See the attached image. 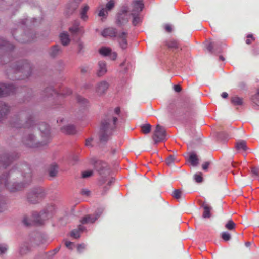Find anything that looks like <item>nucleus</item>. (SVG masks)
Instances as JSON below:
<instances>
[{"mask_svg":"<svg viewBox=\"0 0 259 259\" xmlns=\"http://www.w3.org/2000/svg\"><path fill=\"white\" fill-rule=\"evenodd\" d=\"M120 112V108L116 107L113 113L106 115L102 120L99 133L101 142H106L109 140L113 131L116 127V123Z\"/></svg>","mask_w":259,"mask_h":259,"instance_id":"nucleus-1","label":"nucleus"},{"mask_svg":"<svg viewBox=\"0 0 259 259\" xmlns=\"http://www.w3.org/2000/svg\"><path fill=\"white\" fill-rule=\"evenodd\" d=\"M35 115L29 111H22L17 116L15 126L16 127L31 128L35 125Z\"/></svg>","mask_w":259,"mask_h":259,"instance_id":"nucleus-2","label":"nucleus"},{"mask_svg":"<svg viewBox=\"0 0 259 259\" xmlns=\"http://www.w3.org/2000/svg\"><path fill=\"white\" fill-rule=\"evenodd\" d=\"M22 142L26 146L32 148H41L47 144V142H37L36 137L33 134H28L24 136Z\"/></svg>","mask_w":259,"mask_h":259,"instance_id":"nucleus-3","label":"nucleus"},{"mask_svg":"<svg viewBox=\"0 0 259 259\" xmlns=\"http://www.w3.org/2000/svg\"><path fill=\"white\" fill-rule=\"evenodd\" d=\"M18 157L17 153L4 151L0 154V169H6Z\"/></svg>","mask_w":259,"mask_h":259,"instance_id":"nucleus-4","label":"nucleus"},{"mask_svg":"<svg viewBox=\"0 0 259 259\" xmlns=\"http://www.w3.org/2000/svg\"><path fill=\"white\" fill-rule=\"evenodd\" d=\"M14 71L22 72L26 77H28L31 73V66L27 60H21L17 62L13 67Z\"/></svg>","mask_w":259,"mask_h":259,"instance_id":"nucleus-5","label":"nucleus"},{"mask_svg":"<svg viewBox=\"0 0 259 259\" xmlns=\"http://www.w3.org/2000/svg\"><path fill=\"white\" fill-rule=\"evenodd\" d=\"M47 214L43 213L41 214L35 213L33 214L32 219H29L27 217H24L23 219V223L26 226H29L35 223L37 225H41L43 224V221L47 219Z\"/></svg>","mask_w":259,"mask_h":259,"instance_id":"nucleus-6","label":"nucleus"},{"mask_svg":"<svg viewBox=\"0 0 259 259\" xmlns=\"http://www.w3.org/2000/svg\"><path fill=\"white\" fill-rule=\"evenodd\" d=\"M94 167L99 175L102 177L110 176L111 170L108 165L105 162L98 160L95 163Z\"/></svg>","mask_w":259,"mask_h":259,"instance_id":"nucleus-7","label":"nucleus"},{"mask_svg":"<svg viewBox=\"0 0 259 259\" xmlns=\"http://www.w3.org/2000/svg\"><path fill=\"white\" fill-rule=\"evenodd\" d=\"M44 194L41 189H36L30 191L27 196L28 201L35 204L39 202L44 197Z\"/></svg>","mask_w":259,"mask_h":259,"instance_id":"nucleus-8","label":"nucleus"},{"mask_svg":"<svg viewBox=\"0 0 259 259\" xmlns=\"http://www.w3.org/2000/svg\"><path fill=\"white\" fill-rule=\"evenodd\" d=\"M166 134L165 128L159 125H157L152 136V139L154 141L155 144L164 141L166 139Z\"/></svg>","mask_w":259,"mask_h":259,"instance_id":"nucleus-9","label":"nucleus"},{"mask_svg":"<svg viewBox=\"0 0 259 259\" xmlns=\"http://www.w3.org/2000/svg\"><path fill=\"white\" fill-rule=\"evenodd\" d=\"M109 87V84L107 81H101L96 84L94 88L95 93L98 96H102L106 93Z\"/></svg>","mask_w":259,"mask_h":259,"instance_id":"nucleus-10","label":"nucleus"},{"mask_svg":"<svg viewBox=\"0 0 259 259\" xmlns=\"http://www.w3.org/2000/svg\"><path fill=\"white\" fill-rule=\"evenodd\" d=\"M128 8L125 7L118 13L116 20L118 25L122 26L128 21Z\"/></svg>","mask_w":259,"mask_h":259,"instance_id":"nucleus-11","label":"nucleus"},{"mask_svg":"<svg viewBox=\"0 0 259 259\" xmlns=\"http://www.w3.org/2000/svg\"><path fill=\"white\" fill-rule=\"evenodd\" d=\"M16 88L12 84L0 83V97L7 96L15 92Z\"/></svg>","mask_w":259,"mask_h":259,"instance_id":"nucleus-12","label":"nucleus"},{"mask_svg":"<svg viewBox=\"0 0 259 259\" xmlns=\"http://www.w3.org/2000/svg\"><path fill=\"white\" fill-rule=\"evenodd\" d=\"M5 186L10 191L14 192L20 190L23 187L21 184H16L11 181V179H4Z\"/></svg>","mask_w":259,"mask_h":259,"instance_id":"nucleus-13","label":"nucleus"},{"mask_svg":"<svg viewBox=\"0 0 259 259\" xmlns=\"http://www.w3.org/2000/svg\"><path fill=\"white\" fill-rule=\"evenodd\" d=\"M143 7L144 4L142 0H133L128 9L130 10L131 14L133 13L138 14L142 11Z\"/></svg>","mask_w":259,"mask_h":259,"instance_id":"nucleus-14","label":"nucleus"},{"mask_svg":"<svg viewBox=\"0 0 259 259\" xmlns=\"http://www.w3.org/2000/svg\"><path fill=\"white\" fill-rule=\"evenodd\" d=\"M127 33L126 32H120L117 34L118 43L122 49H125L127 47Z\"/></svg>","mask_w":259,"mask_h":259,"instance_id":"nucleus-15","label":"nucleus"},{"mask_svg":"<svg viewBox=\"0 0 259 259\" xmlns=\"http://www.w3.org/2000/svg\"><path fill=\"white\" fill-rule=\"evenodd\" d=\"M103 211V209L100 208L98 209L97 212L96 213L95 217H91L90 215H88L84 217L81 222L82 224H87V223H94L98 219V218L100 216V215L102 213Z\"/></svg>","mask_w":259,"mask_h":259,"instance_id":"nucleus-16","label":"nucleus"},{"mask_svg":"<svg viewBox=\"0 0 259 259\" xmlns=\"http://www.w3.org/2000/svg\"><path fill=\"white\" fill-rule=\"evenodd\" d=\"M10 110V106L8 104L0 101V121L9 113Z\"/></svg>","mask_w":259,"mask_h":259,"instance_id":"nucleus-17","label":"nucleus"},{"mask_svg":"<svg viewBox=\"0 0 259 259\" xmlns=\"http://www.w3.org/2000/svg\"><path fill=\"white\" fill-rule=\"evenodd\" d=\"M82 0H70L67 5V13L72 14L78 7Z\"/></svg>","mask_w":259,"mask_h":259,"instance_id":"nucleus-18","label":"nucleus"},{"mask_svg":"<svg viewBox=\"0 0 259 259\" xmlns=\"http://www.w3.org/2000/svg\"><path fill=\"white\" fill-rule=\"evenodd\" d=\"M62 132L66 134H73L76 133L75 126L72 124H66L61 126Z\"/></svg>","mask_w":259,"mask_h":259,"instance_id":"nucleus-19","label":"nucleus"},{"mask_svg":"<svg viewBox=\"0 0 259 259\" xmlns=\"http://www.w3.org/2000/svg\"><path fill=\"white\" fill-rule=\"evenodd\" d=\"M98 67L97 75L98 76H102L105 74L107 71L106 63L102 61H99L98 62Z\"/></svg>","mask_w":259,"mask_h":259,"instance_id":"nucleus-20","label":"nucleus"},{"mask_svg":"<svg viewBox=\"0 0 259 259\" xmlns=\"http://www.w3.org/2000/svg\"><path fill=\"white\" fill-rule=\"evenodd\" d=\"M62 52V50L61 47L59 45H56L53 46L49 51V54L52 57H56Z\"/></svg>","mask_w":259,"mask_h":259,"instance_id":"nucleus-21","label":"nucleus"},{"mask_svg":"<svg viewBox=\"0 0 259 259\" xmlns=\"http://www.w3.org/2000/svg\"><path fill=\"white\" fill-rule=\"evenodd\" d=\"M14 46L2 38H0V49L12 50Z\"/></svg>","mask_w":259,"mask_h":259,"instance_id":"nucleus-22","label":"nucleus"},{"mask_svg":"<svg viewBox=\"0 0 259 259\" xmlns=\"http://www.w3.org/2000/svg\"><path fill=\"white\" fill-rule=\"evenodd\" d=\"M116 33H117V32H116V29L110 27V28H108L105 29L102 31V35L104 37H106V36L113 37V36H117Z\"/></svg>","mask_w":259,"mask_h":259,"instance_id":"nucleus-23","label":"nucleus"},{"mask_svg":"<svg viewBox=\"0 0 259 259\" xmlns=\"http://www.w3.org/2000/svg\"><path fill=\"white\" fill-rule=\"evenodd\" d=\"M39 128L42 133V137L48 138L50 136V130L48 125L42 123L39 125Z\"/></svg>","mask_w":259,"mask_h":259,"instance_id":"nucleus-24","label":"nucleus"},{"mask_svg":"<svg viewBox=\"0 0 259 259\" xmlns=\"http://www.w3.org/2000/svg\"><path fill=\"white\" fill-rule=\"evenodd\" d=\"M48 171L50 177H54L57 176L58 172V166L56 164H53L48 168Z\"/></svg>","mask_w":259,"mask_h":259,"instance_id":"nucleus-25","label":"nucleus"},{"mask_svg":"<svg viewBox=\"0 0 259 259\" xmlns=\"http://www.w3.org/2000/svg\"><path fill=\"white\" fill-rule=\"evenodd\" d=\"M60 39L62 44L64 46L68 45L70 41L69 35L66 32L61 33L60 35Z\"/></svg>","mask_w":259,"mask_h":259,"instance_id":"nucleus-26","label":"nucleus"},{"mask_svg":"<svg viewBox=\"0 0 259 259\" xmlns=\"http://www.w3.org/2000/svg\"><path fill=\"white\" fill-rule=\"evenodd\" d=\"M84 230V227L82 225H80L78 226L77 229H74L71 231L70 235L74 238H78L80 237V232H82Z\"/></svg>","mask_w":259,"mask_h":259,"instance_id":"nucleus-27","label":"nucleus"},{"mask_svg":"<svg viewBox=\"0 0 259 259\" xmlns=\"http://www.w3.org/2000/svg\"><path fill=\"white\" fill-rule=\"evenodd\" d=\"M202 207L204 209L202 217L204 218H209L211 217L210 211L211 207L207 204H203Z\"/></svg>","mask_w":259,"mask_h":259,"instance_id":"nucleus-28","label":"nucleus"},{"mask_svg":"<svg viewBox=\"0 0 259 259\" xmlns=\"http://www.w3.org/2000/svg\"><path fill=\"white\" fill-rule=\"evenodd\" d=\"M179 160L174 155H169L165 160L166 164L168 166H172L176 162H178Z\"/></svg>","mask_w":259,"mask_h":259,"instance_id":"nucleus-29","label":"nucleus"},{"mask_svg":"<svg viewBox=\"0 0 259 259\" xmlns=\"http://www.w3.org/2000/svg\"><path fill=\"white\" fill-rule=\"evenodd\" d=\"M131 14L133 17L132 24L134 26H136L141 22L142 18L140 15V13L136 14L133 13Z\"/></svg>","mask_w":259,"mask_h":259,"instance_id":"nucleus-30","label":"nucleus"},{"mask_svg":"<svg viewBox=\"0 0 259 259\" xmlns=\"http://www.w3.org/2000/svg\"><path fill=\"white\" fill-rule=\"evenodd\" d=\"M189 161L192 165L194 166H197L198 164V159L197 155L194 153H191L189 156Z\"/></svg>","mask_w":259,"mask_h":259,"instance_id":"nucleus-31","label":"nucleus"},{"mask_svg":"<svg viewBox=\"0 0 259 259\" xmlns=\"http://www.w3.org/2000/svg\"><path fill=\"white\" fill-rule=\"evenodd\" d=\"M231 102L234 105H241L243 104V99L238 96H234L231 98Z\"/></svg>","mask_w":259,"mask_h":259,"instance_id":"nucleus-32","label":"nucleus"},{"mask_svg":"<svg viewBox=\"0 0 259 259\" xmlns=\"http://www.w3.org/2000/svg\"><path fill=\"white\" fill-rule=\"evenodd\" d=\"M236 148L238 150L245 151L247 149L246 143L244 141H240L238 142L236 145Z\"/></svg>","mask_w":259,"mask_h":259,"instance_id":"nucleus-33","label":"nucleus"},{"mask_svg":"<svg viewBox=\"0 0 259 259\" xmlns=\"http://www.w3.org/2000/svg\"><path fill=\"white\" fill-rule=\"evenodd\" d=\"M225 228L228 230H233L236 227V224L232 220H229L225 225Z\"/></svg>","mask_w":259,"mask_h":259,"instance_id":"nucleus-34","label":"nucleus"},{"mask_svg":"<svg viewBox=\"0 0 259 259\" xmlns=\"http://www.w3.org/2000/svg\"><path fill=\"white\" fill-rule=\"evenodd\" d=\"M76 43L77 53L80 54H83L84 52V45L83 43L80 40L77 41Z\"/></svg>","mask_w":259,"mask_h":259,"instance_id":"nucleus-35","label":"nucleus"},{"mask_svg":"<svg viewBox=\"0 0 259 259\" xmlns=\"http://www.w3.org/2000/svg\"><path fill=\"white\" fill-rule=\"evenodd\" d=\"M166 45L169 48L171 49H177L179 47L178 43L177 41L174 40H170L166 42Z\"/></svg>","mask_w":259,"mask_h":259,"instance_id":"nucleus-36","label":"nucleus"},{"mask_svg":"<svg viewBox=\"0 0 259 259\" xmlns=\"http://www.w3.org/2000/svg\"><path fill=\"white\" fill-rule=\"evenodd\" d=\"M89 7L88 5H85L82 9L80 15L82 19L85 20L88 18V16L86 15L87 12L88 11Z\"/></svg>","mask_w":259,"mask_h":259,"instance_id":"nucleus-37","label":"nucleus"},{"mask_svg":"<svg viewBox=\"0 0 259 259\" xmlns=\"http://www.w3.org/2000/svg\"><path fill=\"white\" fill-rule=\"evenodd\" d=\"M30 251V249L27 244L23 245L20 249L21 254L24 255L28 253Z\"/></svg>","mask_w":259,"mask_h":259,"instance_id":"nucleus-38","label":"nucleus"},{"mask_svg":"<svg viewBox=\"0 0 259 259\" xmlns=\"http://www.w3.org/2000/svg\"><path fill=\"white\" fill-rule=\"evenodd\" d=\"M56 92L52 87L47 88L44 91V94L47 97H49L50 96H53V95L56 94Z\"/></svg>","mask_w":259,"mask_h":259,"instance_id":"nucleus-39","label":"nucleus"},{"mask_svg":"<svg viewBox=\"0 0 259 259\" xmlns=\"http://www.w3.org/2000/svg\"><path fill=\"white\" fill-rule=\"evenodd\" d=\"M99 52L103 56L110 55L111 53V50L109 48L103 47L100 50Z\"/></svg>","mask_w":259,"mask_h":259,"instance_id":"nucleus-40","label":"nucleus"},{"mask_svg":"<svg viewBox=\"0 0 259 259\" xmlns=\"http://www.w3.org/2000/svg\"><path fill=\"white\" fill-rule=\"evenodd\" d=\"M142 132L144 134H148L150 132L151 125L149 124L142 125L141 126Z\"/></svg>","mask_w":259,"mask_h":259,"instance_id":"nucleus-41","label":"nucleus"},{"mask_svg":"<svg viewBox=\"0 0 259 259\" xmlns=\"http://www.w3.org/2000/svg\"><path fill=\"white\" fill-rule=\"evenodd\" d=\"M221 238L225 241H228L230 240L231 237V235L227 232H223L221 234Z\"/></svg>","mask_w":259,"mask_h":259,"instance_id":"nucleus-42","label":"nucleus"},{"mask_svg":"<svg viewBox=\"0 0 259 259\" xmlns=\"http://www.w3.org/2000/svg\"><path fill=\"white\" fill-rule=\"evenodd\" d=\"M252 100L255 104L259 106V89L257 90L256 94L252 97Z\"/></svg>","mask_w":259,"mask_h":259,"instance_id":"nucleus-43","label":"nucleus"},{"mask_svg":"<svg viewBox=\"0 0 259 259\" xmlns=\"http://www.w3.org/2000/svg\"><path fill=\"white\" fill-rule=\"evenodd\" d=\"M93 171L92 170H87L81 172L83 178H85L93 176Z\"/></svg>","mask_w":259,"mask_h":259,"instance_id":"nucleus-44","label":"nucleus"},{"mask_svg":"<svg viewBox=\"0 0 259 259\" xmlns=\"http://www.w3.org/2000/svg\"><path fill=\"white\" fill-rule=\"evenodd\" d=\"M182 195V192L179 189H175L172 194V196L176 199H180Z\"/></svg>","mask_w":259,"mask_h":259,"instance_id":"nucleus-45","label":"nucleus"},{"mask_svg":"<svg viewBox=\"0 0 259 259\" xmlns=\"http://www.w3.org/2000/svg\"><path fill=\"white\" fill-rule=\"evenodd\" d=\"M235 182L237 185L241 187H244L248 184V183L244 182L243 179H236Z\"/></svg>","mask_w":259,"mask_h":259,"instance_id":"nucleus-46","label":"nucleus"},{"mask_svg":"<svg viewBox=\"0 0 259 259\" xmlns=\"http://www.w3.org/2000/svg\"><path fill=\"white\" fill-rule=\"evenodd\" d=\"M76 100L78 103L83 105H85L88 103V100L86 99L79 95L76 96Z\"/></svg>","mask_w":259,"mask_h":259,"instance_id":"nucleus-47","label":"nucleus"},{"mask_svg":"<svg viewBox=\"0 0 259 259\" xmlns=\"http://www.w3.org/2000/svg\"><path fill=\"white\" fill-rule=\"evenodd\" d=\"M114 1L113 0H110L106 4V9L108 10H110L114 7Z\"/></svg>","mask_w":259,"mask_h":259,"instance_id":"nucleus-48","label":"nucleus"},{"mask_svg":"<svg viewBox=\"0 0 259 259\" xmlns=\"http://www.w3.org/2000/svg\"><path fill=\"white\" fill-rule=\"evenodd\" d=\"M9 59L6 55H4L0 57V65H3L6 62H9Z\"/></svg>","mask_w":259,"mask_h":259,"instance_id":"nucleus-49","label":"nucleus"},{"mask_svg":"<svg viewBox=\"0 0 259 259\" xmlns=\"http://www.w3.org/2000/svg\"><path fill=\"white\" fill-rule=\"evenodd\" d=\"M72 91L70 89L68 88H65L62 91L61 94L62 96H66L70 95Z\"/></svg>","mask_w":259,"mask_h":259,"instance_id":"nucleus-50","label":"nucleus"},{"mask_svg":"<svg viewBox=\"0 0 259 259\" xmlns=\"http://www.w3.org/2000/svg\"><path fill=\"white\" fill-rule=\"evenodd\" d=\"M106 183L108 185H110L112 183V181L109 179H100L99 181V184L100 185H103Z\"/></svg>","mask_w":259,"mask_h":259,"instance_id":"nucleus-51","label":"nucleus"},{"mask_svg":"<svg viewBox=\"0 0 259 259\" xmlns=\"http://www.w3.org/2000/svg\"><path fill=\"white\" fill-rule=\"evenodd\" d=\"M252 177H259V170L256 168H252L251 169Z\"/></svg>","mask_w":259,"mask_h":259,"instance_id":"nucleus-52","label":"nucleus"},{"mask_svg":"<svg viewBox=\"0 0 259 259\" xmlns=\"http://www.w3.org/2000/svg\"><path fill=\"white\" fill-rule=\"evenodd\" d=\"M79 30L78 25H75L69 28V31L72 33H77Z\"/></svg>","mask_w":259,"mask_h":259,"instance_id":"nucleus-53","label":"nucleus"},{"mask_svg":"<svg viewBox=\"0 0 259 259\" xmlns=\"http://www.w3.org/2000/svg\"><path fill=\"white\" fill-rule=\"evenodd\" d=\"M107 14V12L106 9L103 8L100 11V12L98 14V15L100 17H104V16H106Z\"/></svg>","mask_w":259,"mask_h":259,"instance_id":"nucleus-54","label":"nucleus"},{"mask_svg":"<svg viewBox=\"0 0 259 259\" xmlns=\"http://www.w3.org/2000/svg\"><path fill=\"white\" fill-rule=\"evenodd\" d=\"M92 141H93V139L92 138L87 139L85 141V146L89 148L92 147H93V145L92 144Z\"/></svg>","mask_w":259,"mask_h":259,"instance_id":"nucleus-55","label":"nucleus"},{"mask_svg":"<svg viewBox=\"0 0 259 259\" xmlns=\"http://www.w3.org/2000/svg\"><path fill=\"white\" fill-rule=\"evenodd\" d=\"M6 204L4 198L0 197V212L3 210V207Z\"/></svg>","mask_w":259,"mask_h":259,"instance_id":"nucleus-56","label":"nucleus"},{"mask_svg":"<svg viewBox=\"0 0 259 259\" xmlns=\"http://www.w3.org/2000/svg\"><path fill=\"white\" fill-rule=\"evenodd\" d=\"M7 250V247L5 244H0V252L4 253Z\"/></svg>","mask_w":259,"mask_h":259,"instance_id":"nucleus-57","label":"nucleus"},{"mask_svg":"<svg viewBox=\"0 0 259 259\" xmlns=\"http://www.w3.org/2000/svg\"><path fill=\"white\" fill-rule=\"evenodd\" d=\"M214 47V42H210L208 44V45L207 46V49L209 52H212Z\"/></svg>","mask_w":259,"mask_h":259,"instance_id":"nucleus-58","label":"nucleus"},{"mask_svg":"<svg viewBox=\"0 0 259 259\" xmlns=\"http://www.w3.org/2000/svg\"><path fill=\"white\" fill-rule=\"evenodd\" d=\"M164 28L165 30L168 32H171L172 30L171 26L168 24L165 25Z\"/></svg>","mask_w":259,"mask_h":259,"instance_id":"nucleus-59","label":"nucleus"},{"mask_svg":"<svg viewBox=\"0 0 259 259\" xmlns=\"http://www.w3.org/2000/svg\"><path fill=\"white\" fill-rule=\"evenodd\" d=\"M81 193L82 195L88 196L90 195V191L87 189H83Z\"/></svg>","mask_w":259,"mask_h":259,"instance_id":"nucleus-60","label":"nucleus"},{"mask_svg":"<svg viewBox=\"0 0 259 259\" xmlns=\"http://www.w3.org/2000/svg\"><path fill=\"white\" fill-rule=\"evenodd\" d=\"M84 249L85 245L84 244H79L77 246V250L79 252H81Z\"/></svg>","mask_w":259,"mask_h":259,"instance_id":"nucleus-61","label":"nucleus"},{"mask_svg":"<svg viewBox=\"0 0 259 259\" xmlns=\"http://www.w3.org/2000/svg\"><path fill=\"white\" fill-rule=\"evenodd\" d=\"M210 163L209 162H205L202 164V168L203 170L207 169Z\"/></svg>","mask_w":259,"mask_h":259,"instance_id":"nucleus-62","label":"nucleus"},{"mask_svg":"<svg viewBox=\"0 0 259 259\" xmlns=\"http://www.w3.org/2000/svg\"><path fill=\"white\" fill-rule=\"evenodd\" d=\"M193 178H202V174L200 172H197L194 175Z\"/></svg>","mask_w":259,"mask_h":259,"instance_id":"nucleus-63","label":"nucleus"},{"mask_svg":"<svg viewBox=\"0 0 259 259\" xmlns=\"http://www.w3.org/2000/svg\"><path fill=\"white\" fill-rule=\"evenodd\" d=\"M174 89L176 92H180L182 90L181 87L179 85H174Z\"/></svg>","mask_w":259,"mask_h":259,"instance_id":"nucleus-64","label":"nucleus"}]
</instances>
